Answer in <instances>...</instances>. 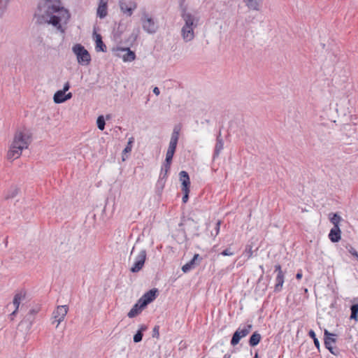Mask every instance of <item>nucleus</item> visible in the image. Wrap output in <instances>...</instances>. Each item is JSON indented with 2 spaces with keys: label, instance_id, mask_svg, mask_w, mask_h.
<instances>
[{
  "label": "nucleus",
  "instance_id": "32",
  "mask_svg": "<svg viewBox=\"0 0 358 358\" xmlns=\"http://www.w3.org/2000/svg\"><path fill=\"white\" fill-rule=\"evenodd\" d=\"M166 182V179L159 177V179L156 183V189H157V192L160 193L163 190V189L165 186Z\"/></svg>",
  "mask_w": 358,
  "mask_h": 358
},
{
  "label": "nucleus",
  "instance_id": "37",
  "mask_svg": "<svg viewBox=\"0 0 358 358\" xmlns=\"http://www.w3.org/2000/svg\"><path fill=\"white\" fill-rule=\"evenodd\" d=\"M221 222L217 221L215 224V227L214 229L215 232H211V235L214 237L217 236L220 232V228Z\"/></svg>",
  "mask_w": 358,
  "mask_h": 358
},
{
  "label": "nucleus",
  "instance_id": "11",
  "mask_svg": "<svg viewBox=\"0 0 358 358\" xmlns=\"http://www.w3.org/2000/svg\"><path fill=\"white\" fill-rule=\"evenodd\" d=\"M147 256V252L145 249L140 250L138 254L136 256L134 263L131 267L130 271L132 273H138L144 266Z\"/></svg>",
  "mask_w": 358,
  "mask_h": 358
},
{
  "label": "nucleus",
  "instance_id": "7",
  "mask_svg": "<svg viewBox=\"0 0 358 358\" xmlns=\"http://www.w3.org/2000/svg\"><path fill=\"white\" fill-rule=\"evenodd\" d=\"M25 294L22 292L16 293L13 297L11 303L7 304L6 308L8 312H11L8 317L10 321L14 320V317L19 309L20 303L24 299Z\"/></svg>",
  "mask_w": 358,
  "mask_h": 358
},
{
  "label": "nucleus",
  "instance_id": "24",
  "mask_svg": "<svg viewBox=\"0 0 358 358\" xmlns=\"http://www.w3.org/2000/svg\"><path fill=\"white\" fill-rule=\"evenodd\" d=\"M285 275L284 274H277L275 278V292H280L284 283Z\"/></svg>",
  "mask_w": 358,
  "mask_h": 358
},
{
  "label": "nucleus",
  "instance_id": "15",
  "mask_svg": "<svg viewBox=\"0 0 358 358\" xmlns=\"http://www.w3.org/2000/svg\"><path fill=\"white\" fill-rule=\"evenodd\" d=\"M157 292V289H153L145 292L138 300L141 303V306L146 307L148 304L153 301L156 298Z\"/></svg>",
  "mask_w": 358,
  "mask_h": 358
},
{
  "label": "nucleus",
  "instance_id": "17",
  "mask_svg": "<svg viewBox=\"0 0 358 358\" xmlns=\"http://www.w3.org/2000/svg\"><path fill=\"white\" fill-rule=\"evenodd\" d=\"M202 259L201 257L199 256V254H195L193 257V258L189 261L187 263H186L185 265L182 266V271L184 272V273H187L189 272V271H191L192 269L194 268L195 266L196 265V261L199 260L201 261Z\"/></svg>",
  "mask_w": 358,
  "mask_h": 358
},
{
  "label": "nucleus",
  "instance_id": "33",
  "mask_svg": "<svg viewBox=\"0 0 358 358\" xmlns=\"http://www.w3.org/2000/svg\"><path fill=\"white\" fill-rule=\"evenodd\" d=\"M10 1L11 0H0V17H1L6 10Z\"/></svg>",
  "mask_w": 358,
  "mask_h": 358
},
{
  "label": "nucleus",
  "instance_id": "46",
  "mask_svg": "<svg viewBox=\"0 0 358 358\" xmlns=\"http://www.w3.org/2000/svg\"><path fill=\"white\" fill-rule=\"evenodd\" d=\"M153 93L155 94L157 96H158L160 94V90L157 87H155L153 89Z\"/></svg>",
  "mask_w": 358,
  "mask_h": 358
},
{
  "label": "nucleus",
  "instance_id": "26",
  "mask_svg": "<svg viewBox=\"0 0 358 358\" xmlns=\"http://www.w3.org/2000/svg\"><path fill=\"white\" fill-rule=\"evenodd\" d=\"M147 329V327L144 324L140 326L139 329L136 332V334L134 336V342L139 343L142 341L143 338V332Z\"/></svg>",
  "mask_w": 358,
  "mask_h": 358
},
{
  "label": "nucleus",
  "instance_id": "43",
  "mask_svg": "<svg viewBox=\"0 0 358 358\" xmlns=\"http://www.w3.org/2000/svg\"><path fill=\"white\" fill-rule=\"evenodd\" d=\"M308 336H309L311 338H313V340H314V339H315V338H317V337H316V334H315V331H314L313 330H312V329L309 331V332H308Z\"/></svg>",
  "mask_w": 358,
  "mask_h": 358
},
{
  "label": "nucleus",
  "instance_id": "40",
  "mask_svg": "<svg viewBox=\"0 0 358 358\" xmlns=\"http://www.w3.org/2000/svg\"><path fill=\"white\" fill-rule=\"evenodd\" d=\"M159 327L158 326H155L152 331V337L159 338Z\"/></svg>",
  "mask_w": 358,
  "mask_h": 358
},
{
  "label": "nucleus",
  "instance_id": "54",
  "mask_svg": "<svg viewBox=\"0 0 358 358\" xmlns=\"http://www.w3.org/2000/svg\"><path fill=\"white\" fill-rule=\"evenodd\" d=\"M357 259H358V257H357Z\"/></svg>",
  "mask_w": 358,
  "mask_h": 358
},
{
  "label": "nucleus",
  "instance_id": "1",
  "mask_svg": "<svg viewBox=\"0 0 358 358\" xmlns=\"http://www.w3.org/2000/svg\"><path fill=\"white\" fill-rule=\"evenodd\" d=\"M34 17L38 24H49L64 34L63 24H67L71 18L69 10L62 0H40L35 10Z\"/></svg>",
  "mask_w": 358,
  "mask_h": 358
},
{
  "label": "nucleus",
  "instance_id": "21",
  "mask_svg": "<svg viewBox=\"0 0 358 358\" xmlns=\"http://www.w3.org/2000/svg\"><path fill=\"white\" fill-rule=\"evenodd\" d=\"M144 308L145 307L141 306V303H140V301H138L137 303L129 310V312L127 314V316L129 318H133L138 315L139 313H141V312L143 310Z\"/></svg>",
  "mask_w": 358,
  "mask_h": 358
},
{
  "label": "nucleus",
  "instance_id": "48",
  "mask_svg": "<svg viewBox=\"0 0 358 358\" xmlns=\"http://www.w3.org/2000/svg\"><path fill=\"white\" fill-rule=\"evenodd\" d=\"M248 258H250L252 255V249L250 248L248 251Z\"/></svg>",
  "mask_w": 358,
  "mask_h": 358
},
{
  "label": "nucleus",
  "instance_id": "31",
  "mask_svg": "<svg viewBox=\"0 0 358 358\" xmlns=\"http://www.w3.org/2000/svg\"><path fill=\"white\" fill-rule=\"evenodd\" d=\"M342 218L337 213H334L332 216L330 217V222L333 224V227H339V223L341 221Z\"/></svg>",
  "mask_w": 358,
  "mask_h": 358
},
{
  "label": "nucleus",
  "instance_id": "14",
  "mask_svg": "<svg viewBox=\"0 0 358 358\" xmlns=\"http://www.w3.org/2000/svg\"><path fill=\"white\" fill-rule=\"evenodd\" d=\"M69 310V308L67 306H58L55 310L52 313V317L55 320V322H57V327L64 320L67 313Z\"/></svg>",
  "mask_w": 358,
  "mask_h": 358
},
{
  "label": "nucleus",
  "instance_id": "45",
  "mask_svg": "<svg viewBox=\"0 0 358 358\" xmlns=\"http://www.w3.org/2000/svg\"><path fill=\"white\" fill-rule=\"evenodd\" d=\"M313 342H314V344H315V347L318 350H320V342H319L318 339L317 338L314 339Z\"/></svg>",
  "mask_w": 358,
  "mask_h": 358
},
{
  "label": "nucleus",
  "instance_id": "19",
  "mask_svg": "<svg viewBox=\"0 0 358 358\" xmlns=\"http://www.w3.org/2000/svg\"><path fill=\"white\" fill-rule=\"evenodd\" d=\"M180 180L182 183V189H189L190 180L187 172L181 171L179 173Z\"/></svg>",
  "mask_w": 358,
  "mask_h": 358
},
{
  "label": "nucleus",
  "instance_id": "25",
  "mask_svg": "<svg viewBox=\"0 0 358 358\" xmlns=\"http://www.w3.org/2000/svg\"><path fill=\"white\" fill-rule=\"evenodd\" d=\"M261 339V335L257 332H254L249 339V345L251 347H255L259 344Z\"/></svg>",
  "mask_w": 358,
  "mask_h": 358
},
{
  "label": "nucleus",
  "instance_id": "52",
  "mask_svg": "<svg viewBox=\"0 0 358 358\" xmlns=\"http://www.w3.org/2000/svg\"><path fill=\"white\" fill-rule=\"evenodd\" d=\"M257 357H258V355H257V353H256L254 358H257Z\"/></svg>",
  "mask_w": 358,
  "mask_h": 358
},
{
  "label": "nucleus",
  "instance_id": "28",
  "mask_svg": "<svg viewBox=\"0 0 358 358\" xmlns=\"http://www.w3.org/2000/svg\"><path fill=\"white\" fill-rule=\"evenodd\" d=\"M171 164H167V162H164L162 166L159 177L163 178L164 179H167L168 173L171 169Z\"/></svg>",
  "mask_w": 358,
  "mask_h": 358
},
{
  "label": "nucleus",
  "instance_id": "35",
  "mask_svg": "<svg viewBox=\"0 0 358 358\" xmlns=\"http://www.w3.org/2000/svg\"><path fill=\"white\" fill-rule=\"evenodd\" d=\"M96 124L99 129L103 131L105 128V119L103 115H99L96 120Z\"/></svg>",
  "mask_w": 358,
  "mask_h": 358
},
{
  "label": "nucleus",
  "instance_id": "5",
  "mask_svg": "<svg viewBox=\"0 0 358 358\" xmlns=\"http://www.w3.org/2000/svg\"><path fill=\"white\" fill-rule=\"evenodd\" d=\"M180 127L177 125L173 128L171 140L169 142V148L166 154V159L164 162L167 164H171L172 159L177 147L179 135H180Z\"/></svg>",
  "mask_w": 358,
  "mask_h": 358
},
{
  "label": "nucleus",
  "instance_id": "39",
  "mask_svg": "<svg viewBox=\"0 0 358 358\" xmlns=\"http://www.w3.org/2000/svg\"><path fill=\"white\" fill-rule=\"evenodd\" d=\"M234 252L231 251V250L229 248L224 250L220 253V255H222V256H232V255H234Z\"/></svg>",
  "mask_w": 358,
  "mask_h": 358
},
{
  "label": "nucleus",
  "instance_id": "50",
  "mask_svg": "<svg viewBox=\"0 0 358 358\" xmlns=\"http://www.w3.org/2000/svg\"><path fill=\"white\" fill-rule=\"evenodd\" d=\"M231 355L230 353H226L223 358H231Z\"/></svg>",
  "mask_w": 358,
  "mask_h": 358
},
{
  "label": "nucleus",
  "instance_id": "8",
  "mask_svg": "<svg viewBox=\"0 0 358 358\" xmlns=\"http://www.w3.org/2000/svg\"><path fill=\"white\" fill-rule=\"evenodd\" d=\"M141 22L142 28L145 32L151 34L156 33L158 29L157 24L155 21L154 18L148 13L145 12L143 13L141 18Z\"/></svg>",
  "mask_w": 358,
  "mask_h": 358
},
{
  "label": "nucleus",
  "instance_id": "27",
  "mask_svg": "<svg viewBox=\"0 0 358 358\" xmlns=\"http://www.w3.org/2000/svg\"><path fill=\"white\" fill-rule=\"evenodd\" d=\"M224 148V142L223 140L218 136L217 138V142L215 147V151H214V157H217L221 151L223 150Z\"/></svg>",
  "mask_w": 358,
  "mask_h": 358
},
{
  "label": "nucleus",
  "instance_id": "44",
  "mask_svg": "<svg viewBox=\"0 0 358 358\" xmlns=\"http://www.w3.org/2000/svg\"><path fill=\"white\" fill-rule=\"evenodd\" d=\"M108 0H99V5L103 6H108Z\"/></svg>",
  "mask_w": 358,
  "mask_h": 358
},
{
  "label": "nucleus",
  "instance_id": "20",
  "mask_svg": "<svg viewBox=\"0 0 358 358\" xmlns=\"http://www.w3.org/2000/svg\"><path fill=\"white\" fill-rule=\"evenodd\" d=\"M245 6L250 10L259 11L261 8L262 0H243Z\"/></svg>",
  "mask_w": 358,
  "mask_h": 358
},
{
  "label": "nucleus",
  "instance_id": "38",
  "mask_svg": "<svg viewBox=\"0 0 358 358\" xmlns=\"http://www.w3.org/2000/svg\"><path fill=\"white\" fill-rule=\"evenodd\" d=\"M182 191L184 194L182 200V202L185 203L187 202L188 199H189V189H182Z\"/></svg>",
  "mask_w": 358,
  "mask_h": 358
},
{
  "label": "nucleus",
  "instance_id": "2",
  "mask_svg": "<svg viewBox=\"0 0 358 358\" xmlns=\"http://www.w3.org/2000/svg\"><path fill=\"white\" fill-rule=\"evenodd\" d=\"M30 143V136L25 131H18L15 133L12 141L7 157L9 160L19 158L23 150L28 148Z\"/></svg>",
  "mask_w": 358,
  "mask_h": 358
},
{
  "label": "nucleus",
  "instance_id": "13",
  "mask_svg": "<svg viewBox=\"0 0 358 358\" xmlns=\"http://www.w3.org/2000/svg\"><path fill=\"white\" fill-rule=\"evenodd\" d=\"M117 56L121 57L124 62H131L135 60L136 54L129 48H118Z\"/></svg>",
  "mask_w": 358,
  "mask_h": 358
},
{
  "label": "nucleus",
  "instance_id": "47",
  "mask_svg": "<svg viewBox=\"0 0 358 358\" xmlns=\"http://www.w3.org/2000/svg\"><path fill=\"white\" fill-rule=\"evenodd\" d=\"M296 279H298V280L301 279V278H302V273H301V272H298V273H296Z\"/></svg>",
  "mask_w": 358,
  "mask_h": 358
},
{
  "label": "nucleus",
  "instance_id": "22",
  "mask_svg": "<svg viewBox=\"0 0 358 358\" xmlns=\"http://www.w3.org/2000/svg\"><path fill=\"white\" fill-rule=\"evenodd\" d=\"M95 42H96L95 49L97 52H99V51L106 52V50H107L106 46L102 41V38L100 34L96 35Z\"/></svg>",
  "mask_w": 358,
  "mask_h": 358
},
{
  "label": "nucleus",
  "instance_id": "49",
  "mask_svg": "<svg viewBox=\"0 0 358 358\" xmlns=\"http://www.w3.org/2000/svg\"><path fill=\"white\" fill-rule=\"evenodd\" d=\"M32 324V320L29 319V324L27 325V329H30Z\"/></svg>",
  "mask_w": 358,
  "mask_h": 358
},
{
  "label": "nucleus",
  "instance_id": "16",
  "mask_svg": "<svg viewBox=\"0 0 358 358\" xmlns=\"http://www.w3.org/2000/svg\"><path fill=\"white\" fill-rule=\"evenodd\" d=\"M71 97L72 93L69 92L68 94H66V92L62 90H58L55 93L53 100L56 103H62L71 99Z\"/></svg>",
  "mask_w": 358,
  "mask_h": 358
},
{
  "label": "nucleus",
  "instance_id": "53",
  "mask_svg": "<svg viewBox=\"0 0 358 358\" xmlns=\"http://www.w3.org/2000/svg\"><path fill=\"white\" fill-rule=\"evenodd\" d=\"M122 160L124 161L125 160V158L124 157V156L122 157Z\"/></svg>",
  "mask_w": 358,
  "mask_h": 358
},
{
  "label": "nucleus",
  "instance_id": "30",
  "mask_svg": "<svg viewBox=\"0 0 358 358\" xmlns=\"http://www.w3.org/2000/svg\"><path fill=\"white\" fill-rule=\"evenodd\" d=\"M108 14V6H98L96 15L101 19L106 17Z\"/></svg>",
  "mask_w": 358,
  "mask_h": 358
},
{
  "label": "nucleus",
  "instance_id": "18",
  "mask_svg": "<svg viewBox=\"0 0 358 358\" xmlns=\"http://www.w3.org/2000/svg\"><path fill=\"white\" fill-rule=\"evenodd\" d=\"M329 238L333 243L338 242L341 238V231L340 227H332L329 231Z\"/></svg>",
  "mask_w": 358,
  "mask_h": 358
},
{
  "label": "nucleus",
  "instance_id": "9",
  "mask_svg": "<svg viewBox=\"0 0 358 358\" xmlns=\"http://www.w3.org/2000/svg\"><path fill=\"white\" fill-rule=\"evenodd\" d=\"M252 329V324L240 326L233 334L231 340V345L233 346L236 345L241 338L245 337L251 331Z\"/></svg>",
  "mask_w": 358,
  "mask_h": 358
},
{
  "label": "nucleus",
  "instance_id": "12",
  "mask_svg": "<svg viewBox=\"0 0 358 358\" xmlns=\"http://www.w3.org/2000/svg\"><path fill=\"white\" fill-rule=\"evenodd\" d=\"M120 8L124 15L131 16L134 11L137 8V3L134 0H122L120 1Z\"/></svg>",
  "mask_w": 358,
  "mask_h": 358
},
{
  "label": "nucleus",
  "instance_id": "36",
  "mask_svg": "<svg viewBox=\"0 0 358 358\" xmlns=\"http://www.w3.org/2000/svg\"><path fill=\"white\" fill-rule=\"evenodd\" d=\"M345 248L347 249L348 252L351 254L352 256L356 257L357 259L358 257V252L357 250L350 245H346Z\"/></svg>",
  "mask_w": 358,
  "mask_h": 358
},
{
  "label": "nucleus",
  "instance_id": "41",
  "mask_svg": "<svg viewBox=\"0 0 358 358\" xmlns=\"http://www.w3.org/2000/svg\"><path fill=\"white\" fill-rule=\"evenodd\" d=\"M275 272H276L277 274H284V273L282 271L281 266L280 264H277L275 266Z\"/></svg>",
  "mask_w": 358,
  "mask_h": 358
},
{
  "label": "nucleus",
  "instance_id": "6",
  "mask_svg": "<svg viewBox=\"0 0 358 358\" xmlns=\"http://www.w3.org/2000/svg\"><path fill=\"white\" fill-rule=\"evenodd\" d=\"M25 294L22 292L16 293L13 297L11 303L7 304L6 308L8 312H11L8 317L10 321L14 320V317L19 309L20 303L24 299Z\"/></svg>",
  "mask_w": 358,
  "mask_h": 358
},
{
  "label": "nucleus",
  "instance_id": "42",
  "mask_svg": "<svg viewBox=\"0 0 358 358\" xmlns=\"http://www.w3.org/2000/svg\"><path fill=\"white\" fill-rule=\"evenodd\" d=\"M69 88H70V83H69V82H66L64 84V85L63 87V89L61 90L64 92H67L69 90Z\"/></svg>",
  "mask_w": 358,
  "mask_h": 358
},
{
  "label": "nucleus",
  "instance_id": "10",
  "mask_svg": "<svg viewBox=\"0 0 358 358\" xmlns=\"http://www.w3.org/2000/svg\"><path fill=\"white\" fill-rule=\"evenodd\" d=\"M324 345L326 348L334 355H338L339 351L336 348H333V344L336 342V334L330 333L328 330L325 329L324 331Z\"/></svg>",
  "mask_w": 358,
  "mask_h": 358
},
{
  "label": "nucleus",
  "instance_id": "51",
  "mask_svg": "<svg viewBox=\"0 0 358 358\" xmlns=\"http://www.w3.org/2000/svg\"><path fill=\"white\" fill-rule=\"evenodd\" d=\"M26 322H27L26 320H24L23 321H22V324H23Z\"/></svg>",
  "mask_w": 358,
  "mask_h": 358
},
{
  "label": "nucleus",
  "instance_id": "3",
  "mask_svg": "<svg viewBox=\"0 0 358 358\" xmlns=\"http://www.w3.org/2000/svg\"><path fill=\"white\" fill-rule=\"evenodd\" d=\"M182 17L185 24L181 29V36L185 42H189L194 38V29L197 26L196 19L189 13H184Z\"/></svg>",
  "mask_w": 358,
  "mask_h": 358
},
{
  "label": "nucleus",
  "instance_id": "23",
  "mask_svg": "<svg viewBox=\"0 0 358 358\" xmlns=\"http://www.w3.org/2000/svg\"><path fill=\"white\" fill-rule=\"evenodd\" d=\"M353 304L350 307L351 315L350 319L357 320V315H358V299H354Z\"/></svg>",
  "mask_w": 358,
  "mask_h": 358
},
{
  "label": "nucleus",
  "instance_id": "29",
  "mask_svg": "<svg viewBox=\"0 0 358 358\" xmlns=\"http://www.w3.org/2000/svg\"><path fill=\"white\" fill-rule=\"evenodd\" d=\"M18 192H19V189L15 186H13L8 190V192L5 196V198L6 199L14 198L15 196H16L17 195Z\"/></svg>",
  "mask_w": 358,
  "mask_h": 358
},
{
  "label": "nucleus",
  "instance_id": "4",
  "mask_svg": "<svg viewBox=\"0 0 358 358\" xmlns=\"http://www.w3.org/2000/svg\"><path fill=\"white\" fill-rule=\"evenodd\" d=\"M72 52L76 55L78 63L81 66H88L92 60L88 50L81 44L76 43L72 47Z\"/></svg>",
  "mask_w": 358,
  "mask_h": 358
},
{
  "label": "nucleus",
  "instance_id": "34",
  "mask_svg": "<svg viewBox=\"0 0 358 358\" xmlns=\"http://www.w3.org/2000/svg\"><path fill=\"white\" fill-rule=\"evenodd\" d=\"M134 142V138L133 137H131L129 138L127 145L125 147V148L123 150V152H122L123 155L130 152L131 151Z\"/></svg>",
  "mask_w": 358,
  "mask_h": 358
}]
</instances>
